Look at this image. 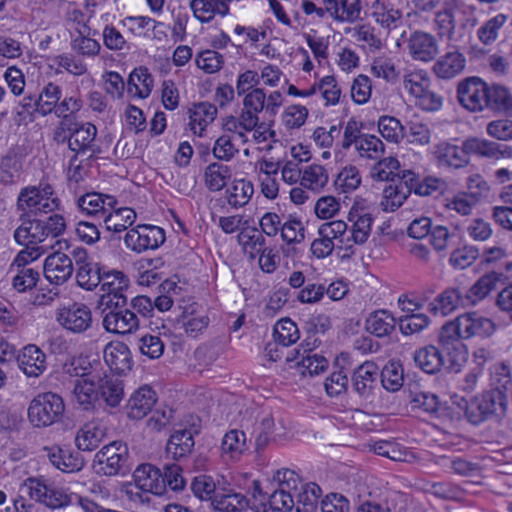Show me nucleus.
<instances>
[{"instance_id":"obj_25","label":"nucleus","mask_w":512,"mask_h":512,"mask_svg":"<svg viewBox=\"0 0 512 512\" xmlns=\"http://www.w3.org/2000/svg\"><path fill=\"white\" fill-rule=\"evenodd\" d=\"M409 52L414 60L430 61L438 54L435 37L429 33L415 31L408 41Z\"/></svg>"},{"instance_id":"obj_2","label":"nucleus","mask_w":512,"mask_h":512,"mask_svg":"<svg viewBox=\"0 0 512 512\" xmlns=\"http://www.w3.org/2000/svg\"><path fill=\"white\" fill-rule=\"evenodd\" d=\"M458 406L463 407L468 422L478 425L485 421L502 419L507 411L508 398L504 391L491 389L469 401L461 398Z\"/></svg>"},{"instance_id":"obj_62","label":"nucleus","mask_w":512,"mask_h":512,"mask_svg":"<svg viewBox=\"0 0 512 512\" xmlns=\"http://www.w3.org/2000/svg\"><path fill=\"white\" fill-rule=\"evenodd\" d=\"M407 138L410 143L425 145L430 142V130L424 123L411 120L404 125L403 138Z\"/></svg>"},{"instance_id":"obj_28","label":"nucleus","mask_w":512,"mask_h":512,"mask_svg":"<svg viewBox=\"0 0 512 512\" xmlns=\"http://www.w3.org/2000/svg\"><path fill=\"white\" fill-rule=\"evenodd\" d=\"M435 158L440 166L460 169L470 163L464 146H457L448 142H441L435 146Z\"/></svg>"},{"instance_id":"obj_30","label":"nucleus","mask_w":512,"mask_h":512,"mask_svg":"<svg viewBox=\"0 0 512 512\" xmlns=\"http://www.w3.org/2000/svg\"><path fill=\"white\" fill-rule=\"evenodd\" d=\"M73 392L83 410L94 409L96 402L99 401L96 374L90 376L82 374V378L76 380Z\"/></svg>"},{"instance_id":"obj_63","label":"nucleus","mask_w":512,"mask_h":512,"mask_svg":"<svg viewBox=\"0 0 512 512\" xmlns=\"http://www.w3.org/2000/svg\"><path fill=\"white\" fill-rule=\"evenodd\" d=\"M221 448L232 457L241 454L246 449L245 433L236 429L228 431L223 437Z\"/></svg>"},{"instance_id":"obj_4","label":"nucleus","mask_w":512,"mask_h":512,"mask_svg":"<svg viewBox=\"0 0 512 512\" xmlns=\"http://www.w3.org/2000/svg\"><path fill=\"white\" fill-rule=\"evenodd\" d=\"M92 467L98 475H125L130 471L129 450L126 443L113 441L95 455Z\"/></svg>"},{"instance_id":"obj_39","label":"nucleus","mask_w":512,"mask_h":512,"mask_svg":"<svg viewBox=\"0 0 512 512\" xmlns=\"http://www.w3.org/2000/svg\"><path fill=\"white\" fill-rule=\"evenodd\" d=\"M238 242L251 260L256 259L265 248V237L256 227L243 228L238 235Z\"/></svg>"},{"instance_id":"obj_6","label":"nucleus","mask_w":512,"mask_h":512,"mask_svg":"<svg viewBox=\"0 0 512 512\" xmlns=\"http://www.w3.org/2000/svg\"><path fill=\"white\" fill-rule=\"evenodd\" d=\"M127 297L118 296L116 301L103 308V327L107 332L116 334L131 333L139 326L136 313L128 308Z\"/></svg>"},{"instance_id":"obj_45","label":"nucleus","mask_w":512,"mask_h":512,"mask_svg":"<svg viewBox=\"0 0 512 512\" xmlns=\"http://www.w3.org/2000/svg\"><path fill=\"white\" fill-rule=\"evenodd\" d=\"M300 477L295 471L290 469L277 470L273 475V482L271 483L273 490L281 491L295 497V493L299 490L301 484Z\"/></svg>"},{"instance_id":"obj_26","label":"nucleus","mask_w":512,"mask_h":512,"mask_svg":"<svg viewBox=\"0 0 512 512\" xmlns=\"http://www.w3.org/2000/svg\"><path fill=\"white\" fill-rule=\"evenodd\" d=\"M508 278L503 271H490L482 275L468 290H464L468 305H473L484 299L491 291L496 289L499 282Z\"/></svg>"},{"instance_id":"obj_36","label":"nucleus","mask_w":512,"mask_h":512,"mask_svg":"<svg viewBox=\"0 0 512 512\" xmlns=\"http://www.w3.org/2000/svg\"><path fill=\"white\" fill-rule=\"evenodd\" d=\"M153 82V77L148 68L140 66L135 68L129 75L127 89L129 93L144 99L150 95Z\"/></svg>"},{"instance_id":"obj_12","label":"nucleus","mask_w":512,"mask_h":512,"mask_svg":"<svg viewBox=\"0 0 512 512\" xmlns=\"http://www.w3.org/2000/svg\"><path fill=\"white\" fill-rule=\"evenodd\" d=\"M200 429L194 422L187 427L178 424L174 427L173 433L170 435L166 450L172 454L174 459H180L188 456L194 449V436L199 433Z\"/></svg>"},{"instance_id":"obj_38","label":"nucleus","mask_w":512,"mask_h":512,"mask_svg":"<svg viewBox=\"0 0 512 512\" xmlns=\"http://www.w3.org/2000/svg\"><path fill=\"white\" fill-rule=\"evenodd\" d=\"M230 177V167L219 162L210 163L204 171L205 185L212 192L222 190Z\"/></svg>"},{"instance_id":"obj_57","label":"nucleus","mask_w":512,"mask_h":512,"mask_svg":"<svg viewBox=\"0 0 512 512\" xmlns=\"http://www.w3.org/2000/svg\"><path fill=\"white\" fill-rule=\"evenodd\" d=\"M479 256L480 250L478 247L465 245L451 253L449 262L455 269L463 270L471 266Z\"/></svg>"},{"instance_id":"obj_49","label":"nucleus","mask_w":512,"mask_h":512,"mask_svg":"<svg viewBox=\"0 0 512 512\" xmlns=\"http://www.w3.org/2000/svg\"><path fill=\"white\" fill-rule=\"evenodd\" d=\"M228 203L233 207H242L246 205L254 193L253 184L245 179H236L233 182L231 190H227Z\"/></svg>"},{"instance_id":"obj_14","label":"nucleus","mask_w":512,"mask_h":512,"mask_svg":"<svg viewBox=\"0 0 512 512\" xmlns=\"http://www.w3.org/2000/svg\"><path fill=\"white\" fill-rule=\"evenodd\" d=\"M463 146L466 155L470 158V155H477L480 157L500 159V158H511L512 147L508 145H501L496 142L477 138L469 137L463 141Z\"/></svg>"},{"instance_id":"obj_8","label":"nucleus","mask_w":512,"mask_h":512,"mask_svg":"<svg viewBox=\"0 0 512 512\" xmlns=\"http://www.w3.org/2000/svg\"><path fill=\"white\" fill-rule=\"evenodd\" d=\"M419 180L420 176L411 170L397 172L396 181L383 189L381 202L383 209L386 211L398 209L412 192L415 193Z\"/></svg>"},{"instance_id":"obj_41","label":"nucleus","mask_w":512,"mask_h":512,"mask_svg":"<svg viewBox=\"0 0 512 512\" xmlns=\"http://www.w3.org/2000/svg\"><path fill=\"white\" fill-rule=\"evenodd\" d=\"M321 496V488L315 483H302L295 493V508L297 512H311L316 507Z\"/></svg>"},{"instance_id":"obj_27","label":"nucleus","mask_w":512,"mask_h":512,"mask_svg":"<svg viewBox=\"0 0 512 512\" xmlns=\"http://www.w3.org/2000/svg\"><path fill=\"white\" fill-rule=\"evenodd\" d=\"M97 388L99 400H102L107 406L117 407L124 398V386L122 380L114 375L97 374Z\"/></svg>"},{"instance_id":"obj_1","label":"nucleus","mask_w":512,"mask_h":512,"mask_svg":"<svg viewBox=\"0 0 512 512\" xmlns=\"http://www.w3.org/2000/svg\"><path fill=\"white\" fill-rule=\"evenodd\" d=\"M457 100L465 110L472 113L485 110L508 113L512 110V94L506 87L489 85L476 76L467 77L458 83Z\"/></svg>"},{"instance_id":"obj_35","label":"nucleus","mask_w":512,"mask_h":512,"mask_svg":"<svg viewBox=\"0 0 512 512\" xmlns=\"http://www.w3.org/2000/svg\"><path fill=\"white\" fill-rule=\"evenodd\" d=\"M79 266L76 272L77 284L86 290L95 289L102 280L106 269L98 263L77 261Z\"/></svg>"},{"instance_id":"obj_60","label":"nucleus","mask_w":512,"mask_h":512,"mask_svg":"<svg viewBox=\"0 0 512 512\" xmlns=\"http://www.w3.org/2000/svg\"><path fill=\"white\" fill-rule=\"evenodd\" d=\"M15 275L12 279V286L20 293L33 289L39 281L40 274L33 268L15 269Z\"/></svg>"},{"instance_id":"obj_31","label":"nucleus","mask_w":512,"mask_h":512,"mask_svg":"<svg viewBox=\"0 0 512 512\" xmlns=\"http://www.w3.org/2000/svg\"><path fill=\"white\" fill-rule=\"evenodd\" d=\"M462 329L465 339L473 336L482 338L490 337L496 329L494 322L476 312L465 313L462 315Z\"/></svg>"},{"instance_id":"obj_5","label":"nucleus","mask_w":512,"mask_h":512,"mask_svg":"<svg viewBox=\"0 0 512 512\" xmlns=\"http://www.w3.org/2000/svg\"><path fill=\"white\" fill-rule=\"evenodd\" d=\"M64 411L65 404L61 396L53 392L40 393L30 402L28 419L34 427H48L59 422Z\"/></svg>"},{"instance_id":"obj_33","label":"nucleus","mask_w":512,"mask_h":512,"mask_svg":"<svg viewBox=\"0 0 512 512\" xmlns=\"http://www.w3.org/2000/svg\"><path fill=\"white\" fill-rule=\"evenodd\" d=\"M395 326L394 316L384 309L371 312L365 320L366 331L379 338L390 335Z\"/></svg>"},{"instance_id":"obj_37","label":"nucleus","mask_w":512,"mask_h":512,"mask_svg":"<svg viewBox=\"0 0 512 512\" xmlns=\"http://www.w3.org/2000/svg\"><path fill=\"white\" fill-rule=\"evenodd\" d=\"M136 219V213L133 209L122 207L111 209L105 215L103 222L108 231L122 232L130 227Z\"/></svg>"},{"instance_id":"obj_43","label":"nucleus","mask_w":512,"mask_h":512,"mask_svg":"<svg viewBox=\"0 0 512 512\" xmlns=\"http://www.w3.org/2000/svg\"><path fill=\"white\" fill-rule=\"evenodd\" d=\"M211 504L219 512H241L248 505V501L240 493L217 492Z\"/></svg>"},{"instance_id":"obj_52","label":"nucleus","mask_w":512,"mask_h":512,"mask_svg":"<svg viewBox=\"0 0 512 512\" xmlns=\"http://www.w3.org/2000/svg\"><path fill=\"white\" fill-rule=\"evenodd\" d=\"M506 21L507 16L500 13L484 22L477 31L479 41L484 45L494 43L498 38L499 30L504 26Z\"/></svg>"},{"instance_id":"obj_10","label":"nucleus","mask_w":512,"mask_h":512,"mask_svg":"<svg viewBox=\"0 0 512 512\" xmlns=\"http://www.w3.org/2000/svg\"><path fill=\"white\" fill-rule=\"evenodd\" d=\"M124 242L127 248L137 253L154 250L165 242V232L157 226L138 225L126 233Z\"/></svg>"},{"instance_id":"obj_42","label":"nucleus","mask_w":512,"mask_h":512,"mask_svg":"<svg viewBox=\"0 0 512 512\" xmlns=\"http://www.w3.org/2000/svg\"><path fill=\"white\" fill-rule=\"evenodd\" d=\"M61 96L62 89L59 85L53 82L46 84L37 95L38 105L36 107H38V114L46 116L55 112Z\"/></svg>"},{"instance_id":"obj_54","label":"nucleus","mask_w":512,"mask_h":512,"mask_svg":"<svg viewBox=\"0 0 512 512\" xmlns=\"http://www.w3.org/2000/svg\"><path fill=\"white\" fill-rule=\"evenodd\" d=\"M104 436L97 426H85L76 436L75 442L79 450L92 451L96 449Z\"/></svg>"},{"instance_id":"obj_34","label":"nucleus","mask_w":512,"mask_h":512,"mask_svg":"<svg viewBox=\"0 0 512 512\" xmlns=\"http://www.w3.org/2000/svg\"><path fill=\"white\" fill-rule=\"evenodd\" d=\"M466 64L464 55L458 51H452L442 56L433 67L435 74L442 79H451L460 74Z\"/></svg>"},{"instance_id":"obj_3","label":"nucleus","mask_w":512,"mask_h":512,"mask_svg":"<svg viewBox=\"0 0 512 512\" xmlns=\"http://www.w3.org/2000/svg\"><path fill=\"white\" fill-rule=\"evenodd\" d=\"M60 199L49 183L40 182L38 186H27L20 190L17 198V208L21 215L31 217L47 214L59 209Z\"/></svg>"},{"instance_id":"obj_16","label":"nucleus","mask_w":512,"mask_h":512,"mask_svg":"<svg viewBox=\"0 0 512 512\" xmlns=\"http://www.w3.org/2000/svg\"><path fill=\"white\" fill-rule=\"evenodd\" d=\"M378 376V367L372 361H365L356 367L351 376L352 388L363 400H369L373 395Z\"/></svg>"},{"instance_id":"obj_17","label":"nucleus","mask_w":512,"mask_h":512,"mask_svg":"<svg viewBox=\"0 0 512 512\" xmlns=\"http://www.w3.org/2000/svg\"><path fill=\"white\" fill-rule=\"evenodd\" d=\"M133 479L136 487L143 492H149L158 496L165 494L162 471L150 463L139 465L133 472Z\"/></svg>"},{"instance_id":"obj_53","label":"nucleus","mask_w":512,"mask_h":512,"mask_svg":"<svg viewBox=\"0 0 512 512\" xmlns=\"http://www.w3.org/2000/svg\"><path fill=\"white\" fill-rule=\"evenodd\" d=\"M375 21L388 30L397 28L402 22V11L391 7L389 4L376 6L373 12Z\"/></svg>"},{"instance_id":"obj_11","label":"nucleus","mask_w":512,"mask_h":512,"mask_svg":"<svg viewBox=\"0 0 512 512\" xmlns=\"http://www.w3.org/2000/svg\"><path fill=\"white\" fill-rule=\"evenodd\" d=\"M98 130L90 122H78L74 116V125L72 126V135L70 150L76 153L90 152L89 158L101 154V148L95 143Z\"/></svg>"},{"instance_id":"obj_64","label":"nucleus","mask_w":512,"mask_h":512,"mask_svg":"<svg viewBox=\"0 0 512 512\" xmlns=\"http://www.w3.org/2000/svg\"><path fill=\"white\" fill-rule=\"evenodd\" d=\"M361 183V177L355 166L343 168L337 175L334 185L343 192L355 190Z\"/></svg>"},{"instance_id":"obj_61","label":"nucleus","mask_w":512,"mask_h":512,"mask_svg":"<svg viewBox=\"0 0 512 512\" xmlns=\"http://www.w3.org/2000/svg\"><path fill=\"white\" fill-rule=\"evenodd\" d=\"M410 403L414 408L422 409L429 414L437 413L440 401L436 394L428 391H415L410 394Z\"/></svg>"},{"instance_id":"obj_47","label":"nucleus","mask_w":512,"mask_h":512,"mask_svg":"<svg viewBox=\"0 0 512 512\" xmlns=\"http://www.w3.org/2000/svg\"><path fill=\"white\" fill-rule=\"evenodd\" d=\"M372 222L373 219L369 213L358 215L351 231L347 233V238L352 244V250H354V245H362L367 241L371 233Z\"/></svg>"},{"instance_id":"obj_51","label":"nucleus","mask_w":512,"mask_h":512,"mask_svg":"<svg viewBox=\"0 0 512 512\" xmlns=\"http://www.w3.org/2000/svg\"><path fill=\"white\" fill-rule=\"evenodd\" d=\"M275 342L282 347H289L299 339V330L291 319H282L274 327Z\"/></svg>"},{"instance_id":"obj_32","label":"nucleus","mask_w":512,"mask_h":512,"mask_svg":"<svg viewBox=\"0 0 512 512\" xmlns=\"http://www.w3.org/2000/svg\"><path fill=\"white\" fill-rule=\"evenodd\" d=\"M415 365L427 374L438 373L444 365L440 350L433 345L424 346L414 352Z\"/></svg>"},{"instance_id":"obj_9","label":"nucleus","mask_w":512,"mask_h":512,"mask_svg":"<svg viewBox=\"0 0 512 512\" xmlns=\"http://www.w3.org/2000/svg\"><path fill=\"white\" fill-rule=\"evenodd\" d=\"M55 318L62 328L73 334L86 332L93 323L91 309L77 302L57 309Z\"/></svg>"},{"instance_id":"obj_56","label":"nucleus","mask_w":512,"mask_h":512,"mask_svg":"<svg viewBox=\"0 0 512 512\" xmlns=\"http://www.w3.org/2000/svg\"><path fill=\"white\" fill-rule=\"evenodd\" d=\"M71 47L83 56H96L101 49L99 42L90 37V28L87 26H84V30L79 31V36L72 40Z\"/></svg>"},{"instance_id":"obj_7","label":"nucleus","mask_w":512,"mask_h":512,"mask_svg":"<svg viewBox=\"0 0 512 512\" xmlns=\"http://www.w3.org/2000/svg\"><path fill=\"white\" fill-rule=\"evenodd\" d=\"M23 487L30 499L50 509L64 507L70 502L69 496L63 490L57 488L53 482L43 476L27 478Z\"/></svg>"},{"instance_id":"obj_44","label":"nucleus","mask_w":512,"mask_h":512,"mask_svg":"<svg viewBox=\"0 0 512 512\" xmlns=\"http://www.w3.org/2000/svg\"><path fill=\"white\" fill-rule=\"evenodd\" d=\"M356 151L362 158L377 160L385 151L384 143L375 135L364 133L355 146Z\"/></svg>"},{"instance_id":"obj_15","label":"nucleus","mask_w":512,"mask_h":512,"mask_svg":"<svg viewBox=\"0 0 512 512\" xmlns=\"http://www.w3.org/2000/svg\"><path fill=\"white\" fill-rule=\"evenodd\" d=\"M468 306L464 289L461 287H448L429 303V311L434 315L447 316L459 308Z\"/></svg>"},{"instance_id":"obj_18","label":"nucleus","mask_w":512,"mask_h":512,"mask_svg":"<svg viewBox=\"0 0 512 512\" xmlns=\"http://www.w3.org/2000/svg\"><path fill=\"white\" fill-rule=\"evenodd\" d=\"M157 402L156 392L149 386L145 385L135 390L126 405V413L128 418L132 420H140L147 416Z\"/></svg>"},{"instance_id":"obj_24","label":"nucleus","mask_w":512,"mask_h":512,"mask_svg":"<svg viewBox=\"0 0 512 512\" xmlns=\"http://www.w3.org/2000/svg\"><path fill=\"white\" fill-rule=\"evenodd\" d=\"M49 461L57 469L65 473L80 471L84 467V458L78 451L59 446L45 447Z\"/></svg>"},{"instance_id":"obj_46","label":"nucleus","mask_w":512,"mask_h":512,"mask_svg":"<svg viewBox=\"0 0 512 512\" xmlns=\"http://www.w3.org/2000/svg\"><path fill=\"white\" fill-rule=\"evenodd\" d=\"M462 326V315L444 324L439 333L440 344L447 349H449L450 345L454 349H456V345H462L460 339H465Z\"/></svg>"},{"instance_id":"obj_59","label":"nucleus","mask_w":512,"mask_h":512,"mask_svg":"<svg viewBox=\"0 0 512 512\" xmlns=\"http://www.w3.org/2000/svg\"><path fill=\"white\" fill-rule=\"evenodd\" d=\"M508 254L505 248L500 246H494L484 249L482 253V264L486 265H497L496 271H502L504 268L507 272H512V261H509Z\"/></svg>"},{"instance_id":"obj_58","label":"nucleus","mask_w":512,"mask_h":512,"mask_svg":"<svg viewBox=\"0 0 512 512\" xmlns=\"http://www.w3.org/2000/svg\"><path fill=\"white\" fill-rule=\"evenodd\" d=\"M378 130L386 140L398 143L403 138L404 125L392 116H381L378 120Z\"/></svg>"},{"instance_id":"obj_13","label":"nucleus","mask_w":512,"mask_h":512,"mask_svg":"<svg viewBox=\"0 0 512 512\" xmlns=\"http://www.w3.org/2000/svg\"><path fill=\"white\" fill-rule=\"evenodd\" d=\"M73 271L72 259L64 253L54 252L44 261L43 273L51 284H64L70 279Z\"/></svg>"},{"instance_id":"obj_50","label":"nucleus","mask_w":512,"mask_h":512,"mask_svg":"<svg viewBox=\"0 0 512 512\" xmlns=\"http://www.w3.org/2000/svg\"><path fill=\"white\" fill-rule=\"evenodd\" d=\"M379 161L373 166L371 170V177L376 181H396V174L399 172V161L394 157H387L378 159Z\"/></svg>"},{"instance_id":"obj_23","label":"nucleus","mask_w":512,"mask_h":512,"mask_svg":"<svg viewBox=\"0 0 512 512\" xmlns=\"http://www.w3.org/2000/svg\"><path fill=\"white\" fill-rule=\"evenodd\" d=\"M100 284L101 290L105 292L101 296V305L112 304L118 296L127 297L124 292L129 287V279L121 271L106 270Z\"/></svg>"},{"instance_id":"obj_48","label":"nucleus","mask_w":512,"mask_h":512,"mask_svg":"<svg viewBox=\"0 0 512 512\" xmlns=\"http://www.w3.org/2000/svg\"><path fill=\"white\" fill-rule=\"evenodd\" d=\"M328 183V174L321 165L313 164L308 166L301 177L302 187L312 191H320Z\"/></svg>"},{"instance_id":"obj_19","label":"nucleus","mask_w":512,"mask_h":512,"mask_svg":"<svg viewBox=\"0 0 512 512\" xmlns=\"http://www.w3.org/2000/svg\"><path fill=\"white\" fill-rule=\"evenodd\" d=\"M104 361L116 374H126L132 369L133 360L129 347L120 341L110 342L103 351Z\"/></svg>"},{"instance_id":"obj_22","label":"nucleus","mask_w":512,"mask_h":512,"mask_svg":"<svg viewBox=\"0 0 512 512\" xmlns=\"http://www.w3.org/2000/svg\"><path fill=\"white\" fill-rule=\"evenodd\" d=\"M321 5L337 22L354 23L361 18V0H321Z\"/></svg>"},{"instance_id":"obj_20","label":"nucleus","mask_w":512,"mask_h":512,"mask_svg":"<svg viewBox=\"0 0 512 512\" xmlns=\"http://www.w3.org/2000/svg\"><path fill=\"white\" fill-rule=\"evenodd\" d=\"M117 205L112 195L99 192H89L77 199V206L81 212L91 217H105L107 212Z\"/></svg>"},{"instance_id":"obj_40","label":"nucleus","mask_w":512,"mask_h":512,"mask_svg":"<svg viewBox=\"0 0 512 512\" xmlns=\"http://www.w3.org/2000/svg\"><path fill=\"white\" fill-rule=\"evenodd\" d=\"M189 113L191 129L195 130V125H198L200 128L199 135H201L202 131L215 120L217 107L209 102H199L193 104L192 108L189 109Z\"/></svg>"},{"instance_id":"obj_29","label":"nucleus","mask_w":512,"mask_h":512,"mask_svg":"<svg viewBox=\"0 0 512 512\" xmlns=\"http://www.w3.org/2000/svg\"><path fill=\"white\" fill-rule=\"evenodd\" d=\"M347 224L342 220L330 221L322 224L318 229L321 237L329 238L336 243V248L344 250L342 258L351 257L355 250H352V244L347 238Z\"/></svg>"},{"instance_id":"obj_55","label":"nucleus","mask_w":512,"mask_h":512,"mask_svg":"<svg viewBox=\"0 0 512 512\" xmlns=\"http://www.w3.org/2000/svg\"><path fill=\"white\" fill-rule=\"evenodd\" d=\"M380 376L382 386L387 391H398L403 385V369L398 363L391 362L385 365Z\"/></svg>"},{"instance_id":"obj_21","label":"nucleus","mask_w":512,"mask_h":512,"mask_svg":"<svg viewBox=\"0 0 512 512\" xmlns=\"http://www.w3.org/2000/svg\"><path fill=\"white\" fill-rule=\"evenodd\" d=\"M17 362L27 377L37 378L47 368L46 354L34 344L23 347L17 356Z\"/></svg>"}]
</instances>
